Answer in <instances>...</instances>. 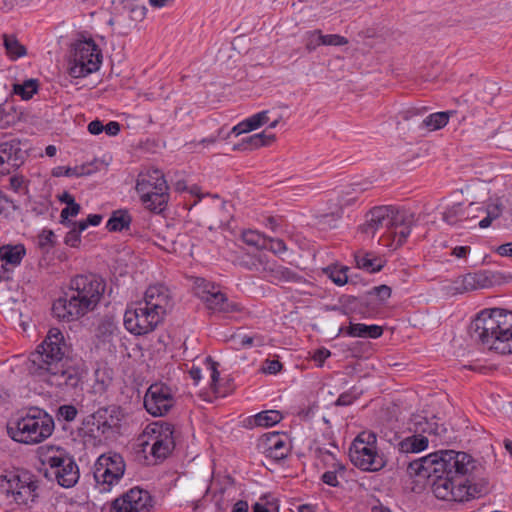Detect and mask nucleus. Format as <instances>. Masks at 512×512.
<instances>
[{
  "instance_id": "1",
  "label": "nucleus",
  "mask_w": 512,
  "mask_h": 512,
  "mask_svg": "<svg viewBox=\"0 0 512 512\" xmlns=\"http://www.w3.org/2000/svg\"><path fill=\"white\" fill-rule=\"evenodd\" d=\"M475 460L469 454L454 450H441L410 461V476L430 479L434 495L441 500L464 502L487 492L483 483H471Z\"/></svg>"
},
{
  "instance_id": "2",
  "label": "nucleus",
  "mask_w": 512,
  "mask_h": 512,
  "mask_svg": "<svg viewBox=\"0 0 512 512\" xmlns=\"http://www.w3.org/2000/svg\"><path fill=\"white\" fill-rule=\"evenodd\" d=\"M67 345L58 328H51L43 342L28 358L27 369L31 375L41 378L60 389L75 388L80 382L77 368L64 361Z\"/></svg>"
},
{
  "instance_id": "3",
  "label": "nucleus",
  "mask_w": 512,
  "mask_h": 512,
  "mask_svg": "<svg viewBox=\"0 0 512 512\" xmlns=\"http://www.w3.org/2000/svg\"><path fill=\"white\" fill-rule=\"evenodd\" d=\"M105 288V281L96 274L77 275L71 280L70 293L54 302L52 312L59 320H76L94 310Z\"/></svg>"
},
{
  "instance_id": "4",
  "label": "nucleus",
  "mask_w": 512,
  "mask_h": 512,
  "mask_svg": "<svg viewBox=\"0 0 512 512\" xmlns=\"http://www.w3.org/2000/svg\"><path fill=\"white\" fill-rule=\"evenodd\" d=\"M473 340L501 354L512 353V312L502 308L485 309L471 322Z\"/></svg>"
},
{
  "instance_id": "5",
  "label": "nucleus",
  "mask_w": 512,
  "mask_h": 512,
  "mask_svg": "<svg viewBox=\"0 0 512 512\" xmlns=\"http://www.w3.org/2000/svg\"><path fill=\"white\" fill-rule=\"evenodd\" d=\"M406 222L405 213L392 205H381L371 208L365 215V222L360 226V231L372 239L377 237V242L390 247V238L396 234L399 224Z\"/></svg>"
},
{
  "instance_id": "6",
  "label": "nucleus",
  "mask_w": 512,
  "mask_h": 512,
  "mask_svg": "<svg viewBox=\"0 0 512 512\" xmlns=\"http://www.w3.org/2000/svg\"><path fill=\"white\" fill-rule=\"evenodd\" d=\"M53 431V418L38 408L30 409L26 416L7 426L9 436L14 441L24 444L40 443L51 436Z\"/></svg>"
},
{
  "instance_id": "7",
  "label": "nucleus",
  "mask_w": 512,
  "mask_h": 512,
  "mask_svg": "<svg viewBox=\"0 0 512 512\" xmlns=\"http://www.w3.org/2000/svg\"><path fill=\"white\" fill-rule=\"evenodd\" d=\"M136 190L142 202L150 211L160 213L168 202V185L164 174L156 168L138 175Z\"/></svg>"
},
{
  "instance_id": "8",
  "label": "nucleus",
  "mask_w": 512,
  "mask_h": 512,
  "mask_svg": "<svg viewBox=\"0 0 512 512\" xmlns=\"http://www.w3.org/2000/svg\"><path fill=\"white\" fill-rule=\"evenodd\" d=\"M377 437L373 432H362L353 441L349 457L353 465L363 471L377 472L386 466L383 454L377 451Z\"/></svg>"
},
{
  "instance_id": "9",
  "label": "nucleus",
  "mask_w": 512,
  "mask_h": 512,
  "mask_svg": "<svg viewBox=\"0 0 512 512\" xmlns=\"http://www.w3.org/2000/svg\"><path fill=\"white\" fill-rule=\"evenodd\" d=\"M41 461L50 467L60 486L70 488L78 482V466L63 448L46 447L41 453Z\"/></svg>"
},
{
  "instance_id": "10",
  "label": "nucleus",
  "mask_w": 512,
  "mask_h": 512,
  "mask_svg": "<svg viewBox=\"0 0 512 512\" xmlns=\"http://www.w3.org/2000/svg\"><path fill=\"white\" fill-rule=\"evenodd\" d=\"M71 58L69 74L74 78H80L99 69L102 54L92 39L78 40L72 46Z\"/></svg>"
},
{
  "instance_id": "11",
  "label": "nucleus",
  "mask_w": 512,
  "mask_h": 512,
  "mask_svg": "<svg viewBox=\"0 0 512 512\" xmlns=\"http://www.w3.org/2000/svg\"><path fill=\"white\" fill-rule=\"evenodd\" d=\"M162 321L157 313L149 310L140 301L127 308L124 314L125 328L135 335L152 332Z\"/></svg>"
},
{
  "instance_id": "12",
  "label": "nucleus",
  "mask_w": 512,
  "mask_h": 512,
  "mask_svg": "<svg viewBox=\"0 0 512 512\" xmlns=\"http://www.w3.org/2000/svg\"><path fill=\"white\" fill-rule=\"evenodd\" d=\"M120 422V408L117 406H109L100 408L89 415L84 421V425L89 428L91 434L108 437L119 428Z\"/></svg>"
},
{
  "instance_id": "13",
  "label": "nucleus",
  "mask_w": 512,
  "mask_h": 512,
  "mask_svg": "<svg viewBox=\"0 0 512 512\" xmlns=\"http://www.w3.org/2000/svg\"><path fill=\"white\" fill-rule=\"evenodd\" d=\"M153 499L148 491L134 487L111 503L110 512H150Z\"/></svg>"
},
{
  "instance_id": "14",
  "label": "nucleus",
  "mask_w": 512,
  "mask_h": 512,
  "mask_svg": "<svg viewBox=\"0 0 512 512\" xmlns=\"http://www.w3.org/2000/svg\"><path fill=\"white\" fill-rule=\"evenodd\" d=\"M125 471V462L120 454H103L94 466V478L98 483L112 485L118 482Z\"/></svg>"
},
{
  "instance_id": "15",
  "label": "nucleus",
  "mask_w": 512,
  "mask_h": 512,
  "mask_svg": "<svg viewBox=\"0 0 512 512\" xmlns=\"http://www.w3.org/2000/svg\"><path fill=\"white\" fill-rule=\"evenodd\" d=\"M173 405L174 397L172 391L163 383L152 384L144 396L145 409L155 417L165 415Z\"/></svg>"
},
{
  "instance_id": "16",
  "label": "nucleus",
  "mask_w": 512,
  "mask_h": 512,
  "mask_svg": "<svg viewBox=\"0 0 512 512\" xmlns=\"http://www.w3.org/2000/svg\"><path fill=\"white\" fill-rule=\"evenodd\" d=\"M256 448L258 452L275 461L285 459L291 450L287 437L277 432L262 435L257 441Z\"/></svg>"
},
{
  "instance_id": "17",
  "label": "nucleus",
  "mask_w": 512,
  "mask_h": 512,
  "mask_svg": "<svg viewBox=\"0 0 512 512\" xmlns=\"http://www.w3.org/2000/svg\"><path fill=\"white\" fill-rule=\"evenodd\" d=\"M140 302L155 314L157 313L162 320L173 306L170 290L163 284L149 286L144 299Z\"/></svg>"
},
{
  "instance_id": "18",
  "label": "nucleus",
  "mask_w": 512,
  "mask_h": 512,
  "mask_svg": "<svg viewBox=\"0 0 512 512\" xmlns=\"http://www.w3.org/2000/svg\"><path fill=\"white\" fill-rule=\"evenodd\" d=\"M268 255L263 250H257L255 253L234 252L232 262L242 268L256 273H263L267 270L269 264Z\"/></svg>"
},
{
  "instance_id": "19",
  "label": "nucleus",
  "mask_w": 512,
  "mask_h": 512,
  "mask_svg": "<svg viewBox=\"0 0 512 512\" xmlns=\"http://www.w3.org/2000/svg\"><path fill=\"white\" fill-rule=\"evenodd\" d=\"M162 431L158 432V435L151 438L152 443L150 445V454L156 460L165 459L174 448V441L172 438L173 427L170 424H165V427H161Z\"/></svg>"
},
{
  "instance_id": "20",
  "label": "nucleus",
  "mask_w": 512,
  "mask_h": 512,
  "mask_svg": "<svg viewBox=\"0 0 512 512\" xmlns=\"http://www.w3.org/2000/svg\"><path fill=\"white\" fill-rule=\"evenodd\" d=\"M202 284V286H198V296L205 302L210 311L221 313L224 307V294L220 286H215L213 283L205 282V280H202Z\"/></svg>"
},
{
  "instance_id": "21",
  "label": "nucleus",
  "mask_w": 512,
  "mask_h": 512,
  "mask_svg": "<svg viewBox=\"0 0 512 512\" xmlns=\"http://www.w3.org/2000/svg\"><path fill=\"white\" fill-rule=\"evenodd\" d=\"M491 284V279L486 272L468 273L455 281L456 293H465L477 289L486 288Z\"/></svg>"
},
{
  "instance_id": "22",
  "label": "nucleus",
  "mask_w": 512,
  "mask_h": 512,
  "mask_svg": "<svg viewBox=\"0 0 512 512\" xmlns=\"http://www.w3.org/2000/svg\"><path fill=\"white\" fill-rule=\"evenodd\" d=\"M339 334H344L352 338L377 339L382 336L383 328L375 324L366 325L363 323H353L350 321L349 326L340 327Z\"/></svg>"
},
{
  "instance_id": "23",
  "label": "nucleus",
  "mask_w": 512,
  "mask_h": 512,
  "mask_svg": "<svg viewBox=\"0 0 512 512\" xmlns=\"http://www.w3.org/2000/svg\"><path fill=\"white\" fill-rule=\"evenodd\" d=\"M265 274L271 277V281L308 284L307 280L297 272L288 267L276 265L275 262L271 261H269Z\"/></svg>"
},
{
  "instance_id": "24",
  "label": "nucleus",
  "mask_w": 512,
  "mask_h": 512,
  "mask_svg": "<svg viewBox=\"0 0 512 512\" xmlns=\"http://www.w3.org/2000/svg\"><path fill=\"white\" fill-rule=\"evenodd\" d=\"M276 139L275 134L267 133L266 130L243 138L240 143L233 144L232 150L234 151H246L254 150L260 147L268 146L273 143Z\"/></svg>"
},
{
  "instance_id": "25",
  "label": "nucleus",
  "mask_w": 512,
  "mask_h": 512,
  "mask_svg": "<svg viewBox=\"0 0 512 512\" xmlns=\"http://www.w3.org/2000/svg\"><path fill=\"white\" fill-rule=\"evenodd\" d=\"M20 148L17 144L2 143L0 144V174L7 175L11 168L18 167V156Z\"/></svg>"
},
{
  "instance_id": "26",
  "label": "nucleus",
  "mask_w": 512,
  "mask_h": 512,
  "mask_svg": "<svg viewBox=\"0 0 512 512\" xmlns=\"http://www.w3.org/2000/svg\"><path fill=\"white\" fill-rule=\"evenodd\" d=\"M268 113L269 112L267 110L261 111L235 125L226 138H230L231 135H235L237 137L242 133L258 129L269 121Z\"/></svg>"
},
{
  "instance_id": "27",
  "label": "nucleus",
  "mask_w": 512,
  "mask_h": 512,
  "mask_svg": "<svg viewBox=\"0 0 512 512\" xmlns=\"http://www.w3.org/2000/svg\"><path fill=\"white\" fill-rule=\"evenodd\" d=\"M37 489L38 482L33 480L31 475L24 473L22 485L16 491L14 499L18 504L34 502L38 497Z\"/></svg>"
},
{
  "instance_id": "28",
  "label": "nucleus",
  "mask_w": 512,
  "mask_h": 512,
  "mask_svg": "<svg viewBox=\"0 0 512 512\" xmlns=\"http://www.w3.org/2000/svg\"><path fill=\"white\" fill-rule=\"evenodd\" d=\"M455 113L454 110L432 113L421 121L419 129L429 132L439 130L447 125L449 118Z\"/></svg>"
},
{
  "instance_id": "29",
  "label": "nucleus",
  "mask_w": 512,
  "mask_h": 512,
  "mask_svg": "<svg viewBox=\"0 0 512 512\" xmlns=\"http://www.w3.org/2000/svg\"><path fill=\"white\" fill-rule=\"evenodd\" d=\"M26 254L24 245H4L0 248V260L12 266H18Z\"/></svg>"
},
{
  "instance_id": "30",
  "label": "nucleus",
  "mask_w": 512,
  "mask_h": 512,
  "mask_svg": "<svg viewBox=\"0 0 512 512\" xmlns=\"http://www.w3.org/2000/svg\"><path fill=\"white\" fill-rule=\"evenodd\" d=\"M428 446L427 437L420 433L406 437L399 443V450L403 453H418L425 450Z\"/></svg>"
},
{
  "instance_id": "31",
  "label": "nucleus",
  "mask_w": 512,
  "mask_h": 512,
  "mask_svg": "<svg viewBox=\"0 0 512 512\" xmlns=\"http://www.w3.org/2000/svg\"><path fill=\"white\" fill-rule=\"evenodd\" d=\"M355 261L358 268L370 273L379 272L384 266V261L372 253H357L355 254Z\"/></svg>"
},
{
  "instance_id": "32",
  "label": "nucleus",
  "mask_w": 512,
  "mask_h": 512,
  "mask_svg": "<svg viewBox=\"0 0 512 512\" xmlns=\"http://www.w3.org/2000/svg\"><path fill=\"white\" fill-rule=\"evenodd\" d=\"M132 218L127 210L114 211L107 221L106 228L110 232H118L128 229Z\"/></svg>"
},
{
  "instance_id": "33",
  "label": "nucleus",
  "mask_w": 512,
  "mask_h": 512,
  "mask_svg": "<svg viewBox=\"0 0 512 512\" xmlns=\"http://www.w3.org/2000/svg\"><path fill=\"white\" fill-rule=\"evenodd\" d=\"M469 217V210L464 209L463 205L460 203L447 208L443 213V220L449 225H455L459 222L466 221Z\"/></svg>"
},
{
  "instance_id": "34",
  "label": "nucleus",
  "mask_w": 512,
  "mask_h": 512,
  "mask_svg": "<svg viewBox=\"0 0 512 512\" xmlns=\"http://www.w3.org/2000/svg\"><path fill=\"white\" fill-rule=\"evenodd\" d=\"M241 237L245 244L255 247L256 250H266L268 248V237L256 230H245Z\"/></svg>"
},
{
  "instance_id": "35",
  "label": "nucleus",
  "mask_w": 512,
  "mask_h": 512,
  "mask_svg": "<svg viewBox=\"0 0 512 512\" xmlns=\"http://www.w3.org/2000/svg\"><path fill=\"white\" fill-rule=\"evenodd\" d=\"M282 414L277 410H267L256 414L253 417V423L255 426L270 427L282 420Z\"/></svg>"
},
{
  "instance_id": "36",
  "label": "nucleus",
  "mask_w": 512,
  "mask_h": 512,
  "mask_svg": "<svg viewBox=\"0 0 512 512\" xmlns=\"http://www.w3.org/2000/svg\"><path fill=\"white\" fill-rule=\"evenodd\" d=\"M4 46L11 59H18L27 54V50L14 35H4Z\"/></svg>"
},
{
  "instance_id": "37",
  "label": "nucleus",
  "mask_w": 512,
  "mask_h": 512,
  "mask_svg": "<svg viewBox=\"0 0 512 512\" xmlns=\"http://www.w3.org/2000/svg\"><path fill=\"white\" fill-rule=\"evenodd\" d=\"M406 222L404 224H399L398 227H401V229L398 231L396 229V234H394L390 238V243L392 244L391 247L394 246V249L402 246L404 242L406 241L407 237L411 233V225L413 222V215L407 216L405 214Z\"/></svg>"
},
{
  "instance_id": "38",
  "label": "nucleus",
  "mask_w": 512,
  "mask_h": 512,
  "mask_svg": "<svg viewBox=\"0 0 512 512\" xmlns=\"http://www.w3.org/2000/svg\"><path fill=\"white\" fill-rule=\"evenodd\" d=\"M38 82L35 79L24 81L23 84H15L13 91L15 94L20 95L23 100H29L37 92Z\"/></svg>"
},
{
  "instance_id": "39",
  "label": "nucleus",
  "mask_w": 512,
  "mask_h": 512,
  "mask_svg": "<svg viewBox=\"0 0 512 512\" xmlns=\"http://www.w3.org/2000/svg\"><path fill=\"white\" fill-rule=\"evenodd\" d=\"M56 245L55 234L50 229H43L37 236V246L42 253H48Z\"/></svg>"
},
{
  "instance_id": "40",
  "label": "nucleus",
  "mask_w": 512,
  "mask_h": 512,
  "mask_svg": "<svg viewBox=\"0 0 512 512\" xmlns=\"http://www.w3.org/2000/svg\"><path fill=\"white\" fill-rule=\"evenodd\" d=\"M70 227V231L64 238V243L70 247H79L81 242L80 234L86 229V226L84 223L74 222Z\"/></svg>"
},
{
  "instance_id": "41",
  "label": "nucleus",
  "mask_w": 512,
  "mask_h": 512,
  "mask_svg": "<svg viewBox=\"0 0 512 512\" xmlns=\"http://www.w3.org/2000/svg\"><path fill=\"white\" fill-rule=\"evenodd\" d=\"M205 364L207 366V370L210 373L211 377V384H210V390L213 394L214 398H218V387L217 382L220 377V372L218 371L219 363L214 361L211 356H208L205 360Z\"/></svg>"
},
{
  "instance_id": "42",
  "label": "nucleus",
  "mask_w": 512,
  "mask_h": 512,
  "mask_svg": "<svg viewBox=\"0 0 512 512\" xmlns=\"http://www.w3.org/2000/svg\"><path fill=\"white\" fill-rule=\"evenodd\" d=\"M347 271V266H341L340 268L337 266H329L325 269L329 278L338 286H343L348 282Z\"/></svg>"
},
{
  "instance_id": "43",
  "label": "nucleus",
  "mask_w": 512,
  "mask_h": 512,
  "mask_svg": "<svg viewBox=\"0 0 512 512\" xmlns=\"http://www.w3.org/2000/svg\"><path fill=\"white\" fill-rule=\"evenodd\" d=\"M414 425L415 433H427V434H436L437 433V424L435 422H430L426 418L422 416H414L412 419Z\"/></svg>"
},
{
  "instance_id": "44",
  "label": "nucleus",
  "mask_w": 512,
  "mask_h": 512,
  "mask_svg": "<svg viewBox=\"0 0 512 512\" xmlns=\"http://www.w3.org/2000/svg\"><path fill=\"white\" fill-rule=\"evenodd\" d=\"M90 174V171L86 170L85 166L81 167H65V166H58L55 167L52 170V175L54 177H60V176H83Z\"/></svg>"
},
{
  "instance_id": "45",
  "label": "nucleus",
  "mask_w": 512,
  "mask_h": 512,
  "mask_svg": "<svg viewBox=\"0 0 512 512\" xmlns=\"http://www.w3.org/2000/svg\"><path fill=\"white\" fill-rule=\"evenodd\" d=\"M81 210V206L78 203L67 205L62 209L60 214V223L66 227H70L74 222L69 220V217L77 216Z\"/></svg>"
},
{
  "instance_id": "46",
  "label": "nucleus",
  "mask_w": 512,
  "mask_h": 512,
  "mask_svg": "<svg viewBox=\"0 0 512 512\" xmlns=\"http://www.w3.org/2000/svg\"><path fill=\"white\" fill-rule=\"evenodd\" d=\"M332 466H333L334 470L326 471L322 475L321 479L325 484L332 486V487H337L339 485V481L337 478V471L343 472L345 470V467L341 463H334Z\"/></svg>"
},
{
  "instance_id": "47",
  "label": "nucleus",
  "mask_w": 512,
  "mask_h": 512,
  "mask_svg": "<svg viewBox=\"0 0 512 512\" xmlns=\"http://www.w3.org/2000/svg\"><path fill=\"white\" fill-rule=\"evenodd\" d=\"M24 479V474L22 475H16L13 474L9 478L8 476H2V482L6 481L7 488L6 492L9 494L11 493L13 497H15L16 491L19 489L20 485H22Z\"/></svg>"
},
{
  "instance_id": "48",
  "label": "nucleus",
  "mask_w": 512,
  "mask_h": 512,
  "mask_svg": "<svg viewBox=\"0 0 512 512\" xmlns=\"http://www.w3.org/2000/svg\"><path fill=\"white\" fill-rule=\"evenodd\" d=\"M77 413L78 411L74 405H62L57 410V417L59 420L71 422L76 418Z\"/></svg>"
},
{
  "instance_id": "49",
  "label": "nucleus",
  "mask_w": 512,
  "mask_h": 512,
  "mask_svg": "<svg viewBox=\"0 0 512 512\" xmlns=\"http://www.w3.org/2000/svg\"><path fill=\"white\" fill-rule=\"evenodd\" d=\"M268 250L275 255H281L287 251V246L282 239L268 237Z\"/></svg>"
},
{
  "instance_id": "50",
  "label": "nucleus",
  "mask_w": 512,
  "mask_h": 512,
  "mask_svg": "<svg viewBox=\"0 0 512 512\" xmlns=\"http://www.w3.org/2000/svg\"><path fill=\"white\" fill-rule=\"evenodd\" d=\"M319 39L323 40V45L342 46L348 43L345 37L337 34L323 35V37H319Z\"/></svg>"
},
{
  "instance_id": "51",
  "label": "nucleus",
  "mask_w": 512,
  "mask_h": 512,
  "mask_svg": "<svg viewBox=\"0 0 512 512\" xmlns=\"http://www.w3.org/2000/svg\"><path fill=\"white\" fill-rule=\"evenodd\" d=\"M391 288L387 285L373 287L369 294L376 295L381 302L386 301L391 296Z\"/></svg>"
},
{
  "instance_id": "52",
  "label": "nucleus",
  "mask_w": 512,
  "mask_h": 512,
  "mask_svg": "<svg viewBox=\"0 0 512 512\" xmlns=\"http://www.w3.org/2000/svg\"><path fill=\"white\" fill-rule=\"evenodd\" d=\"M319 37H323V34L320 30L313 31L308 38L306 48L309 51L315 50L318 46L323 45L322 39H319Z\"/></svg>"
},
{
  "instance_id": "53",
  "label": "nucleus",
  "mask_w": 512,
  "mask_h": 512,
  "mask_svg": "<svg viewBox=\"0 0 512 512\" xmlns=\"http://www.w3.org/2000/svg\"><path fill=\"white\" fill-rule=\"evenodd\" d=\"M243 308L236 302H228L226 300V319H238L239 316L234 314H242Z\"/></svg>"
},
{
  "instance_id": "54",
  "label": "nucleus",
  "mask_w": 512,
  "mask_h": 512,
  "mask_svg": "<svg viewBox=\"0 0 512 512\" xmlns=\"http://www.w3.org/2000/svg\"><path fill=\"white\" fill-rule=\"evenodd\" d=\"M282 369V363L279 360H267L263 371L268 374H276Z\"/></svg>"
},
{
  "instance_id": "55",
  "label": "nucleus",
  "mask_w": 512,
  "mask_h": 512,
  "mask_svg": "<svg viewBox=\"0 0 512 512\" xmlns=\"http://www.w3.org/2000/svg\"><path fill=\"white\" fill-rule=\"evenodd\" d=\"M355 399H356V396H354L352 393L345 392V393L340 394V396L336 400V405L337 406H348V405L352 404Z\"/></svg>"
},
{
  "instance_id": "56",
  "label": "nucleus",
  "mask_w": 512,
  "mask_h": 512,
  "mask_svg": "<svg viewBox=\"0 0 512 512\" xmlns=\"http://www.w3.org/2000/svg\"><path fill=\"white\" fill-rule=\"evenodd\" d=\"M331 355V352L326 348H321L315 351L313 359L322 366L324 361Z\"/></svg>"
},
{
  "instance_id": "57",
  "label": "nucleus",
  "mask_w": 512,
  "mask_h": 512,
  "mask_svg": "<svg viewBox=\"0 0 512 512\" xmlns=\"http://www.w3.org/2000/svg\"><path fill=\"white\" fill-rule=\"evenodd\" d=\"M120 124L116 121H110L108 124L104 126L103 131H105L110 136H116L120 132Z\"/></svg>"
},
{
  "instance_id": "58",
  "label": "nucleus",
  "mask_w": 512,
  "mask_h": 512,
  "mask_svg": "<svg viewBox=\"0 0 512 512\" xmlns=\"http://www.w3.org/2000/svg\"><path fill=\"white\" fill-rule=\"evenodd\" d=\"M104 129V125L102 124L101 121L99 120H94V121H91L89 124H88V131L93 134V135H98L100 134Z\"/></svg>"
},
{
  "instance_id": "59",
  "label": "nucleus",
  "mask_w": 512,
  "mask_h": 512,
  "mask_svg": "<svg viewBox=\"0 0 512 512\" xmlns=\"http://www.w3.org/2000/svg\"><path fill=\"white\" fill-rule=\"evenodd\" d=\"M102 221V216L99 215V214H91L87 217L86 220H83V221H79L78 223H84L86 228L88 227V225H92V226H97L101 223Z\"/></svg>"
},
{
  "instance_id": "60",
  "label": "nucleus",
  "mask_w": 512,
  "mask_h": 512,
  "mask_svg": "<svg viewBox=\"0 0 512 512\" xmlns=\"http://www.w3.org/2000/svg\"><path fill=\"white\" fill-rule=\"evenodd\" d=\"M497 253L501 256L512 257V243L500 245L497 248Z\"/></svg>"
},
{
  "instance_id": "61",
  "label": "nucleus",
  "mask_w": 512,
  "mask_h": 512,
  "mask_svg": "<svg viewBox=\"0 0 512 512\" xmlns=\"http://www.w3.org/2000/svg\"><path fill=\"white\" fill-rule=\"evenodd\" d=\"M421 112H422V110H420V109L411 108V109L401 112V117L403 120L408 121V120L412 119L413 117L421 114Z\"/></svg>"
},
{
  "instance_id": "62",
  "label": "nucleus",
  "mask_w": 512,
  "mask_h": 512,
  "mask_svg": "<svg viewBox=\"0 0 512 512\" xmlns=\"http://www.w3.org/2000/svg\"><path fill=\"white\" fill-rule=\"evenodd\" d=\"M231 512H249V506L247 501L239 500L237 501L232 508Z\"/></svg>"
},
{
  "instance_id": "63",
  "label": "nucleus",
  "mask_w": 512,
  "mask_h": 512,
  "mask_svg": "<svg viewBox=\"0 0 512 512\" xmlns=\"http://www.w3.org/2000/svg\"><path fill=\"white\" fill-rule=\"evenodd\" d=\"M469 251L470 248L468 246H457L453 249L452 255L456 256L457 258H463L466 257Z\"/></svg>"
},
{
  "instance_id": "64",
  "label": "nucleus",
  "mask_w": 512,
  "mask_h": 512,
  "mask_svg": "<svg viewBox=\"0 0 512 512\" xmlns=\"http://www.w3.org/2000/svg\"><path fill=\"white\" fill-rule=\"evenodd\" d=\"M22 183H23V180L21 177H18V176H12L10 178V187L14 190V191H18L21 186H22Z\"/></svg>"
}]
</instances>
